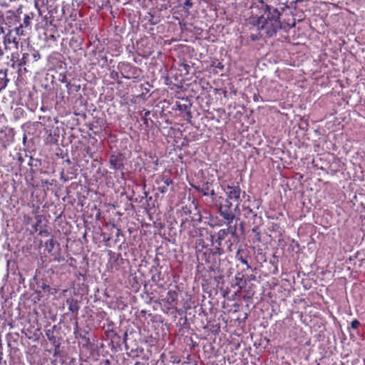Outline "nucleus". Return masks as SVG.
Wrapping results in <instances>:
<instances>
[{
    "instance_id": "bb28decb",
    "label": "nucleus",
    "mask_w": 365,
    "mask_h": 365,
    "mask_svg": "<svg viewBox=\"0 0 365 365\" xmlns=\"http://www.w3.org/2000/svg\"><path fill=\"white\" fill-rule=\"evenodd\" d=\"M56 243L57 242L53 240V237H51L48 240H47L44 244V247L46 251L48 253H51Z\"/></svg>"
},
{
    "instance_id": "37998d69",
    "label": "nucleus",
    "mask_w": 365,
    "mask_h": 365,
    "mask_svg": "<svg viewBox=\"0 0 365 365\" xmlns=\"http://www.w3.org/2000/svg\"><path fill=\"white\" fill-rule=\"evenodd\" d=\"M5 33L4 29L2 25H0V35L4 34Z\"/></svg>"
},
{
    "instance_id": "4468645a",
    "label": "nucleus",
    "mask_w": 365,
    "mask_h": 365,
    "mask_svg": "<svg viewBox=\"0 0 365 365\" xmlns=\"http://www.w3.org/2000/svg\"><path fill=\"white\" fill-rule=\"evenodd\" d=\"M249 252L247 249H239L236 253V259L240 261L246 266V269H250L251 266L249 264L247 258L248 257Z\"/></svg>"
},
{
    "instance_id": "a211bd4d",
    "label": "nucleus",
    "mask_w": 365,
    "mask_h": 365,
    "mask_svg": "<svg viewBox=\"0 0 365 365\" xmlns=\"http://www.w3.org/2000/svg\"><path fill=\"white\" fill-rule=\"evenodd\" d=\"M66 304L68 306V309L75 315H77L78 313V310L80 307L78 305V300L73 298H70L66 299Z\"/></svg>"
},
{
    "instance_id": "c85d7f7f",
    "label": "nucleus",
    "mask_w": 365,
    "mask_h": 365,
    "mask_svg": "<svg viewBox=\"0 0 365 365\" xmlns=\"http://www.w3.org/2000/svg\"><path fill=\"white\" fill-rule=\"evenodd\" d=\"M110 78L113 80L114 81H116L118 83H121L122 81H120L121 76L120 72L118 71L113 70L110 72L109 74Z\"/></svg>"
},
{
    "instance_id": "39448f33",
    "label": "nucleus",
    "mask_w": 365,
    "mask_h": 365,
    "mask_svg": "<svg viewBox=\"0 0 365 365\" xmlns=\"http://www.w3.org/2000/svg\"><path fill=\"white\" fill-rule=\"evenodd\" d=\"M225 221V223L227 225V228L221 229L217 232V239L215 241L216 243L217 244V247H221L222 246V241L225 240V238L227 237L229 234H230L232 237H238L237 233V224L232 225V223L233 221Z\"/></svg>"
},
{
    "instance_id": "0eeeda50",
    "label": "nucleus",
    "mask_w": 365,
    "mask_h": 365,
    "mask_svg": "<svg viewBox=\"0 0 365 365\" xmlns=\"http://www.w3.org/2000/svg\"><path fill=\"white\" fill-rule=\"evenodd\" d=\"M280 29L288 31L296 26V19L293 13L290 11H284L281 13Z\"/></svg>"
},
{
    "instance_id": "49530a36",
    "label": "nucleus",
    "mask_w": 365,
    "mask_h": 365,
    "mask_svg": "<svg viewBox=\"0 0 365 365\" xmlns=\"http://www.w3.org/2000/svg\"><path fill=\"white\" fill-rule=\"evenodd\" d=\"M304 0H294V1L295 3H298V2H302Z\"/></svg>"
},
{
    "instance_id": "473e14b6",
    "label": "nucleus",
    "mask_w": 365,
    "mask_h": 365,
    "mask_svg": "<svg viewBox=\"0 0 365 365\" xmlns=\"http://www.w3.org/2000/svg\"><path fill=\"white\" fill-rule=\"evenodd\" d=\"M59 81L61 83H66L67 88H68L69 86H71V83L67 81V77L65 73H61L59 75Z\"/></svg>"
},
{
    "instance_id": "e433bc0d",
    "label": "nucleus",
    "mask_w": 365,
    "mask_h": 365,
    "mask_svg": "<svg viewBox=\"0 0 365 365\" xmlns=\"http://www.w3.org/2000/svg\"><path fill=\"white\" fill-rule=\"evenodd\" d=\"M360 326V322L358 319H354L351 323V328L353 329H357Z\"/></svg>"
},
{
    "instance_id": "58836bf2",
    "label": "nucleus",
    "mask_w": 365,
    "mask_h": 365,
    "mask_svg": "<svg viewBox=\"0 0 365 365\" xmlns=\"http://www.w3.org/2000/svg\"><path fill=\"white\" fill-rule=\"evenodd\" d=\"M52 182H50L48 180H41V185L43 187L52 185Z\"/></svg>"
},
{
    "instance_id": "f8f14e48",
    "label": "nucleus",
    "mask_w": 365,
    "mask_h": 365,
    "mask_svg": "<svg viewBox=\"0 0 365 365\" xmlns=\"http://www.w3.org/2000/svg\"><path fill=\"white\" fill-rule=\"evenodd\" d=\"M20 41V37L14 32L13 29H9V31L4 36L3 43L5 49L7 48L9 44L13 43L17 48Z\"/></svg>"
},
{
    "instance_id": "c756f323",
    "label": "nucleus",
    "mask_w": 365,
    "mask_h": 365,
    "mask_svg": "<svg viewBox=\"0 0 365 365\" xmlns=\"http://www.w3.org/2000/svg\"><path fill=\"white\" fill-rule=\"evenodd\" d=\"M23 24H19V26L15 27L13 30L14 31L16 34H18L19 37H21V36H26V32L24 30Z\"/></svg>"
},
{
    "instance_id": "c03bdc74",
    "label": "nucleus",
    "mask_w": 365,
    "mask_h": 365,
    "mask_svg": "<svg viewBox=\"0 0 365 365\" xmlns=\"http://www.w3.org/2000/svg\"><path fill=\"white\" fill-rule=\"evenodd\" d=\"M120 232H121V230H120V229H118V230H117L116 237H118V236H119V235L120 234Z\"/></svg>"
},
{
    "instance_id": "6e6552de",
    "label": "nucleus",
    "mask_w": 365,
    "mask_h": 365,
    "mask_svg": "<svg viewBox=\"0 0 365 365\" xmlns=\"http://www.w3.org/2000/svg\"><path fill=\"white\" fill-rule=\"evenodd\" d=\"M125 157L120 153H113L109 158L110 168L115 171H120L123 173L125 168Z\"/></svg>"
},
{
    "instance_id": "a19ab883",
    "label": "nucleus",
    "mask_w": 365,
    "mask_h": 365,
    "mask_svg": "<svg viewBox=\"0 0 365 365\" xmlns=\"http://www.w3.org/2000/svg\"><path fill=\"white\" fill-rule=\"evenodd\" d=\"M102 363L103 365H110V362L108 359L103 360Z\"/></svg>"
},
{
    "instance_id": "6ab92c4d",
    "label": "nucleus",
    "mask_w": 365,
    "mask_h": 365,
    "mask_svg": "<svg viewBox=\"0 0 365 365\" xmlns=\"http://www.w3.org/2000/svg\"><path fill=\"white\" fill-rule=\"evenodd\" d=\"M212 187V184L210 182H205L202 184L201 186H195V189L198 192H201L205 196H208L210 189Z\"/></svg>"
},
{
    "instance_id": "f704fd0d",
    "label": "nucleus",
    "mask_w": 365,
    "mask_h": 365,
    "mask_svg": "<svg viewBox=\"0 0 365 365\" xmlns=\"http://www.w3.org/2000/svg\"><path fill=\"white\" fill-rule=\"evenodd\" d=\"M211 66L216 68H219L221 71L224 69V65L222 64V63L217 61H213Z\"/></svg>"
},
{
    "instance_id": "20e7f679",
    "label": "nucleus",
    "mask_w": 365,
    "mask_h": 365,
    "mask_svg": "<svg viewBox=\"0 0 365 365\" xmlns=\"http://www.w3.org/2000/svg\"><path fill=\"white\" fill-rule=\"evenodd\" d=\"M185 218H182L180 222V232H184L188 235L190 237L195 238L200 235L202 230L195 225L192 217L187 215Z\"/></svg>"
},
{
    "instance_id": "423d86ee",
    "label": "nucleus",
    "mask_w": 365,
    "mask_h": 365,
    "mask_svg": "<svg viewBox=\"0 0 365 365\" xmlns=\"http://www.w3.org/2000/svg\"><path fill=\"white\" fill-rule=\"evenodd\" d=\"M41 58V55L39 52L36 50H31L29 53H24L21 58V63L19 64L20 68L25 66H32L34 63L38 61ZM25 71H26V68H24Z\"/></svg>"
},
{
    "instance_id": "cd10ccee",
    "label": "nucleus",
    "mask_w": 365,
    "mask_h": 365,
    "mask_svg": "<svg viewBox=\"0 0 365 365\" xmlns=\"http://www.w3.org/2000/svg\"><path fill=\"white\" fill-rule=\"evenodd\" d=\"M55 328H56V326H53L52 327V329H46L45 331V334H46V337L52 343L56 342V336H54Z\"/></svg>"
},
{
    "instance_id": "4be33fe9",
    "label": "nucleus",
    "mask_w": 365,
    "mask_h": 365,
    "mask_svg": "<svg viewBox=\"0 0 365 365\" xmlns=\"http://www.w3.org/2000/svg\"><path fill=\"white\" fill-rule=\"evenodd\" d=\"M6 71V69H0V92L6 87L9 82Z\"/></svg>"
},
{
    "instance_id": "5701e85b",
    "label": "nucleus",
    "mask_w": 365,
    "mask_h": 365,
    "mask_svg": "<svg viewBox=\"0 0 365 365\" xmlns=\"http://www.w3.org/2000/svg\"><path fill=\"white\" fill-rule=\"evenodd\" d=\"M175 110L186 113L187 117L191 118V112L189 110V105L181 103L180 101H176L175 104Z\"/></svg>"
},
{
    "instance_id": "ddd939ff",
    "label": "nucleus",
    "mask_w": 365,
    "mask_h": 365,
    "mask_svg": "<svg viewBox=\"0 0 365 365\" xmlns=\"http://www.w3.org/2000/svg\"><path fill=\"white\" fill-rule=\"evenodd\" d=\"M20 55L18 52H13L11 54L10 59L7 62V66L11 67L13 68H18V72L20 73L21 71V68H20L19 64L21 63V58H19Z\"/></svg>"
},
{
    "instance_id": "dca6fc26",
    "label": "nucleus",
    "mask_w": 365,
    "mask_h": 365,
    "mask_svg": "<svg viewBox=\"0 0 365 365\" xmlns=\"http://www.w3.org/2000/svg\"><path fill=\"white\" fill-rule=\"evenodd\" d=\"M249 280L245 276L240 272H237L235 277V286L238 287V292H240L247 284V282Z\"/></svg>"
},
{
    "instance_id": "a878e982",
    "label": "nucleus",
    "mask_w": 365,
    "mask_h": 365,
    "mask_svg": "<svg viewBox=\"0 0 365 365\" xmlns=\"http://www.w3.org/2000/svg\"><path fill=\"white\" fill-rule=\"evenodd\" d=\"M34 14L33 12H31L28 14H26L24 18L23 26L24 28H31V20L34 19Z\"/></svg>"
},
{
    "instance_id": "2eb2a0df",
    "label": "nucleus",
    "mask_w": 365,
    "mask_h": 365,
    "mask_svg": "<svg viewBox=\"0 0 365 365\" xmlns=\"http://www.w3.org/2000/svg\"><path fill=\"white\" fill-rule=\"evenodd\" d=\"M242 210L245 218H254L257 216V213L250 206V200L245 201L242 205Z\"/></svg>"
},
{
    "instance_id": "412c9836",
    "label": "nucleus",
    "mask_w": 365,
    "mask_h": 365,
    "mask_svg": "<svg viewBox=\"0 0 365 365\" xmlns=\"http://www.w3.org/2000/svg\"><path fill=\"white\" fill-rule=\"evenodd\" d=\"M196 240L195 242V251L196 253L205 250L207 245L205 244V240L203 238V235L201 233L198 237H195Z\"/></svg>"
},
{
    "instance_id": "aec40b11",
    "label": "nucleus",
    "mask_w": 365,
    "mask_h": 365,
    "mask_svg": "<svg viewBox=\"0 0 365 365\" xmlns=\"http://www.w3.org/2000/svg\"><path fill=\"white\" fill-rule=\"evenodd\" d=\"M37 287L41 290L46 292L48 294V295L51 294H56L57 292L56 289L51 288L43 280H41V281L38 282Z\"/></svg>"
},
{
    "instance_id": "de8ad7c7",
    "label": "nucleus",
    "mask_w": 365,
    "mask_h": 365,
    "mask_svg": "<svg viewBox=\"0 0 365 365\" xmlns=\"http://www.w3.org/2000/svg\"><path fill=\"white\" fill-rule=\"evenodd\" d=\"M38 3H37V2H36V3H35V6H36L37 9H38Z\"/></svg>"
},
{
    "instance_id": "f257e3e1",
    "label": "nucleus",
    "mask_w": 365,
    "mask_h": 365,
    "mask_svg": "<svg viewBox=\"0 0 365 365\" xmlns=\"http://www.w3.org/2000/svg\"><path fill=\"white\" fill-rule=\"evenodd\" d=\"M252 7L258 8L262 13L260 16L253 19V24L257 27V30L264 31L267 38L275 36L281 26V13L279 10L263 0L252 4Z\"/></svg>"
},
{
    "instance_id": "4c0bfd02",
    "label": "nucleus",
    "mask_w": 365,
    "mask_h": 365,
    "mask_svg": "<svg viewBox=\"0 0 365 365\" xmlns=\"http://www.w3.org/2000/svg\"><path fill=\"white\" fill-rule=\"evenodd\" d=\"M262 37V35L259 34H252L250 36V39L252 41H256L257 40H259L260 38Z\"/></svg>"
},
{
    "instance_id": "393cba45",
    "label": "nucleus",
    "mask_w": 365,
    "mask_h": 365,
    "mask_svg": "<svg viewBox=\"0 0 365 365\" xmlns=\"http://www.w3.org/2000/svg\"><path fill=\"white\" fill-rule=\"evenodd\" d=\"M36 222L33 226V228L36 232L38 231L39 230H41L43 227V217L42 215H37L36 216Z\"/></svg>"
},
{
    "instance_id": "7ed1b4c3",
    "label": "nucleus",
    "mask_w": 365,
    "mask_h": 365,
    "mask_svg": "<svg viewBox=\"0 0 365 365\" xmlns=\"http://www.w3.org/2000/svg\"><path fill=\"white\" fill-rule=\"evenodd\" d=\"M117 69L120 73L121 78L133 80V82H139L141 81L143 76L142 69L129 62H119L117 65Z\"/></svg>"
},
{
    "instance_id": "f3484780",
    "label": "nucleus",
    "mask_w": 365,
    "mask_h": 365,
    "mask_svg": "<svg viewBox=\"0 0 365 365\" xmlns=\"http://www.w3.org/2000/svg\"><path fill=\"white\" fill-rule=\"evenodd\" d=\"M212 251V248L206 247L205 250L196 253L197 258L198 261H201L202 262L207 263V259L210 258L211 255V252Z\"/></svg>"
},
{
    "instance_id": "9b49d317",
    "label": "nucleus",
    "mask_w": 365,
    "mask_h": 365,
    "mask_svg": "<svg viewBox=\"0 0 365 365\" xmlns=\"http://www.w3.org/2000/svg\"><path fill=\"white\" fill-rule=\"evenodd\" d=\"M178 293L175 290H169L166 297L163 299L165 302V307L167 309H176L178 304Z\"/></svg>"
},
{
    "instance_id": "79ce46f5",
    "label": "nucleus",
    "mask_w": 365,
    "mask_h": 365,
    "mask_svg": "<svg viewBox=\"0 0 365 365\" xmlns=\"http://www.w3.org/2000/svg\"><path fill=\"white\" fill-rule=\"evenodd\" d=\"M61 180H63L64 182L67 181L68 179L64 177V174H63V172L61 173Z\"/></svg>"
},
{
    "instance_id": "ea45409f",
    "label": "nucleus",
    "mask_w": 365,
    "mask_h": 365,
    "mask_svg": "<svg viewBox=\"0 0 365 365\" xmlns=\"http://www.w3.org/2000/svg\"><path fill=\"white\" fill-rule=\"evenodd\" d=\"M226 243L227 244V250L230 252H231L232 251V247L233 244L231 242L230 240L227 241Z\"/></svg>"
},
{
    "instance_id": "2f4dec72",
    "label": "nucleus",
    "mask_w": 365,
    "mask_h": 365,
    "mask_svg": "<svg viewBox=\"0 0 365 365\" xmlns=\"http://www.w3.org/2000/svg\"><path fill=\"white\" fill-rule=\"evenodd\" d=\"M252 232H254L255 234V240L258 242H261V236H260V232L259 231V227H254L252 229Z\"/></svg>"
},
{
    "instance_id": "7c9ffc66",
    "label": "nucleus",
    "mask_w": 365,
    "mask_h": 365,
    "mask_svg": "<svg viewBox=\"0 0 365 365\" xmlns=\"http://www.w3.org/2000/svg\"><path fill=\"white\" fill-rule=\"evenodd\" d=\"M38 235L41 237H50V238L53 237L52 233L48 231L47 229H41L38 230Z\"/></svg>"
},
{
    "instance_id": "c9c22d12",
    "label": "nucleus",
    "mask_w": 365,
    "mask_h": 365,
    "mask_svg": "<svg viewBox=\"0 0 365 365\" xmlns=\"http://www.w3.org/2000/svg\"><path fill=\"white\" fill-rule=\"evenodd\" d=\"M143 111H144V114H143V116L142 117V120L144 124L147 125L148 124L147 117L150 114V110H143Z\"/></svg>"
},
{
    "instance_id": "9d476101",
    "label": "nucleus",
    "mask_w": 365,
    "mask_h": 365,
    "mask_svg": "<svg viewBox=\"0 0 365 365\" xmlns=\"http://www.w3.org/2000/svg\"><path fill=\"white\" fill-rule=\"evenodd\" d=\"M155 182L158 185V190L163 194L167 192L168 187L173 184V180L165 174L160 175Z\"/></svg>"
},
{
    "instance_id": "f03ea898",
    "label": "nucleus",
    "mask_w": 365,
    "mask_h": 365,
    "mask_svg": "<svg viewBox=\"0 0 365 365\" xmlns=\"http://www.w3.org/2000/svg\"><path fill=\"white\" fill-rule=\"evenodd\" d=\"M222 189L225 193V198L223 202H220L218 205V212L220 215L225 220L229 222L233 221L236 219L235 214L232 210L233 203H236L235 207V212H240V197L242 194L243 196L246 195L245 191H242L239 182L232 185H225Z\"/></svg>"
},
{
    "instance_id": "72a5a7b5",
    "label": "nucleus",
    "mask_w": 365,
    "mask_h": 365,
    "mask_svg": "<svg viewBox=\"0 0 365 365\" xmlns=\"http://www.w3.org/2000/svg\"><path fill=\"white\" fill-rule=\"evenodd\" d=\"M192 5L193 4L191 0H185L182 4L183 9L187 11H188V10L192 7Z\"/></svg>"
},
{
    "instance_id": "a18cd8bd",
    "label": "nucleus",
    "mask_w": 365,
    "mask_h": 365,
    "mask_svg": "<svg viewBox=\"0 0 365 365\" xmlns=\"http://www.w3.org/2000/svg\"><path fill=\"white\" fill-rule=\"evenodd\" d=\"M53 259L55 261L60 262V257H55Z\"/></svg>"
},
{
    "instance_id": "b1692460",
    "label": "nucleus",
    "mask_w": 365,
    "mask_h": 365,
    "mask_svg": "<svg viewBox=\"0 0 365 365\" xmlns=\"http://www.w3.org/2000/svg\"><path fill=\"white\" fill-rule=\"evenodd\" d=\"M209 195L212 197V201L215 202V205L218 207L219 202H223L224 197L222 196H218L214 189L212 187L210 189Z\"/></svg>"
},
{
    "instance_id": "1a4fd4ad",
    "label": "nucleus",
    "mask_w": 365,
    "mask_h": 365,
    "mask_svg": "<svg viewBox=\"0 0 365 365\" xmlns=\"http://www.w3.org/2000/svg\"><path fill=\"white\" fill-rule=\"evenodd\" d=\"M224 253L222 247H215L212 248L210 258L207 259V264L210 269H214L220 261V256Z\"/></svg>"
}]
</instances>
